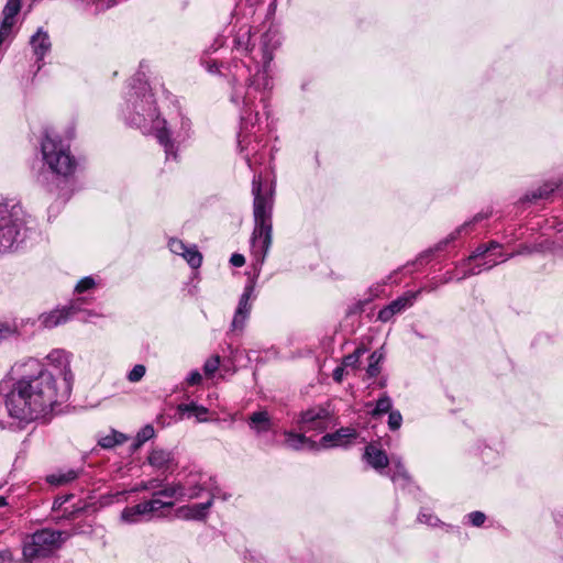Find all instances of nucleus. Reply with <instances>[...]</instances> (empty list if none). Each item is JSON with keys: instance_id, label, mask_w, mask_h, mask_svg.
<instances>
[{"instance_id": "f257e3e1", "label": "nucleus", "mask_w": 563, "mask_h": 563, "mask_svg": "<svg viewBox=\"0 0 563 563\" xmlns=\"http://www.w3.org/2000/svg\"><path fill=\"white\" fill-rule=\"evenodd\" d=\"M12 383L0 382L10 417L31 422L46 417L56 405L68 400L69 378L58 382L38 360L30 357L12 367Z\"/></svg>"}, {"instance_id": "f03ea898", "label": "nucleus", "mask_w": 563, "mask_h": 563, "mask_svg": "<svg viewBox=\"0 0 563 563\" xmlns=\"http://www.w3.org/2000/svg\"><path fill=\"white\" fill-rule=\"evenodd\" d=\"M41 154L46 169L37 175V184L48 192L57 194L63 199L68 198V187L78 167L70 145L58 134L45 131L41 142Z\"/></svg>"}, {"instance_id": "7ed1b4c3", "label": "nucleus", "mask_w": 563, "mask_h": 563, "mask_svg": "<svg viewBox=\"0 0 563 563\" xmlns=\"http://www.w3.org/2000/svg\"><path fill=\"white\" fill-rule=\"evenodd\" d=\"M143 67L144 64L141 63L140 70L131 78L120 113L128 125L139 129L143 134H150L159 119V113L145 73L142 71Z\"/></svg>"}, {"instance_id": "20e7f679", "label": "nucleus", "mask_w": 563, "mask_h": 563, "mask_svg": "<svg viewBox=\"0 0 563 563\" xmlns=\"http://www.w3.org/2000/svg\"><path fill=\"white\" fill-rule=\"evenodd\" d=\"M254 229L251 236V250L254 265L258 268L264 264L273 242V205L274 190H263L261 176L252 180Z\"/></svg>"}, {"instance_id": "39448f33", "label": "nucleus", "mask_w": 563, "mask_h": 563, "mask_svg": "<svg viewBox=\"0 0 563 563\" xmlns=\"http://www.w3.org/2000/svg\"><path fill=\"white\" fill-rule=\"evenodd\" d=\"M280 45L279 36L276 31L268 30L261 36L262 68H258L249 80L247 85L234 86L231 95V102L246 106L251 104V95L258 93L261 101L265 102L273 89V78L271 76V63L274 58V51Z\"/></svg>"}, {"instance_id": "423d86ee", "label": "nucleus", "mask_w": 563, "mask_h": 563, "mask_svg": "<svg viewBox=\"0 0 563 563\" xmlns=\"http://www.w3.org/2000/svg\"><path fill=\"white\" fill-rule=\"evenodd\" d=\"M25 238L26 220L21 203L0 198V254L15 251Z\"/></svg>"}, {"instance_id": "0eeeda50", "label": "nucleus", "mask_w": 563, "mask_h": 563, "mask_svg": "<svg viewBox=\"0 0 563 563\" xmlns=\"http://www.w3.org/2000/svg\"><path fill=\"white\" fill-rule=\"evenodd\" d=\"M151 134L155 135L163 147L166 161L177 163L180 147L191 137V120L181 112L169 121L159 117Z\"/></svg>"}, {"instance_id": "6e6552de", "label": "nucleus", "mask_w": 563, "mask_h": 563, "mask_svg": "<svg viewBox=\"0 0 563 563\" xmlns=\"http://www.w3.org/2000/svg\"><path fill=\"white\" fill-rule=\"evenodd\" d=\"M272 90L269 91V96L266 99L265 102L261 101L258 93H252L251 95V104L244 106L241 101L240 103L233 102L238 108L241 109L240 112V132L238 135V145L241 153L244 154V159L249 167H252V158L251 153H256L258 148V144L252 145V135L251 130L255 126L256 122L258 121V110H257V103H261L263 106V109L266 110L268 107V100L271 98ZM265 114H268V111H265Z\"/></svg>"}, {"instance_id": "1a4fd4ad", "label": "nucleus", "mask_w": 563, "mask_h": 563, "mask_svg": "<svg viewBox=\"0 0 563 563\" xmlns=\"http://www.w3.org/2000/svg\"><path fill=\"white\" fill-rule=\"evenodd\" d=\"M62 531L53 529H41L27 536L23 543V555L27 561L49 556L60 548L65 538Z\"/></svg>"}, {"instance_id": "9d476101", "label": "nucleus", "mask_w": 563, "mask_h": 563, "mask_svg": "<svg viewBox=\"0 0 563 563\" xmlns=\"http://www.w3.org/2000/svg\"><path fill=\"white\" fill-rule=\"evenodd\" d=\"M334 408L330 401L313 405L306 410H302L295 424L301 432H324L333 422Z\"/></svg>"}, {"instance_id": "9b49d317", "label": "nucleus", "mask_w": 563, "mask_h": 563, "mask_svg": "<svg viewBox=\"0 0 563 563\" xmlns=\"http://www.w3.org/2000/svg\"><path fill=\"white\" fill-rule=\"evenodd\" d=\"M492 216V211L487 212H478L471 220L465 221L463 224L457 227L453 232H451L446 238L439 241L434 246L421 252L416 261L412 262V265L421 263L423 260L430 258L434 253L443 251L451 242L455 241L463 234H468L472 232L477 223L481 221L488 219Z\"/></svg>"}, {"instance_id": "f8f14e48", "label": "nucleus", "mask_w": 563, "mask_h": 563, "mask_svg": "<svg viewBox=\"0 0 563 563\" xmlns=\"http://www.w3.org/2000/svg\"><path fill=\"white\" fill-rule=\"evenodd\" d=\"M183 484L181 497L183 500L196 499L202 495L203 492L209 494V497L217 496L218 488L213 486L212 478L202 474H190Z\"/></svg>"}, {"instance_id": "ddd939ff", "label": "nucleus", "mask_w": 563, "mask_h": 563, "mask_svg": "<svg viewBox=\"0 0 563 563\" xmlns=\"http://www.w3.org/2000/svg\"><path fill=\"white\" fill-rule=\"evenodd\" d=\"M254 282H250L249 284L245 285L231 322V331L242 332L244 330L246 321L249 320L251 314V299L254 296Z\"/></svg>"}, {"instance_id": "4468645a", "label": "nucleus", "mask_w": 563, "mask_h": 563, "mask_svg": "<svg viewBox=\"0 0 563 563\" xmlns=\"http://www.w3.org/2000/svg\"><path fill=\"white\" fill-rule=\"evenodd\" d=\"M424 289L426 288H421L416 291L409 290L404 292L401 296L382 308L378 311L377 319L382 322L390 321L394 316L399 314L406 309L410 308Z\"/></svg>"}, {"instance_id": "2eb2a0df", "label": "nucleus", "mask_w": 563, "mask_h": 563, "mask_svg": "<svg viewBox=\"0 0 563 563\" xmlns=\"http://www.w3.org/2000/svg\"><path fill=\"white\" fill-rule=\"evenodd\" d=\"M74 313L75 309L73 306L57 307L51 311L41 313L32 324H37L38 329H53L66 323Z\"/></svg>"}, {"instance_id": "dca6fc26", "label": "nucleus", "mask_w": 563, "mask_h": 563, "mask_svg": "<svg viewBox=\"0 0 563 563\" xmlns=\"http://www.w3.org/2000/svg\"><path fill=\"white\" fill-rule=\"evenodd\" d=\"M168 247L172 253L181 256L191 268L196 269L201 266L202 254L196 245L188 246L181 240L172 238L168 241Z\"/></svg>"}, {"instance_id": "f3484780", "label": "nucleus", "mask_w": 563, "mask_h": 563, "mask_svg": "<svg viewBox=\"0 0 563 563\" xmlns=\"http://www.w3.org/2000/svg\"><path fill=\"white\" fill-rule=\"evenodd\" d=\"M46 358L51 365L59 371L60 378H58V382L69 378V394H71L74 374L70 369V354L65 350L56 349L48 353Z\"/></svg>"}, {"instance_id": "a211bd4d", "label": "nucleus", "mask_w": 563, "mask_h": 563, "mask_svg": "<svg viewBox=\"0 0 563 563\" xmlns=\"http://www.w3.org/2000/svg\"><path fill=\"white\" fill-rule=\"evenodd\" d=\"M22 0H8L2 10V20L0 21V46L12 34L15 23V16L21 10Z\"/></svg>"}, {"instance_id": "6ab92c4d", "label": "nucleus", "mask_w": 563, "mask_h": 563, "mask_svg": "<svg viewBox=\"0 0 563 563\" xmlns=\"http://www.w3.org/2000/svg\"><path fill=\"white\" fill-rule=\"evenodd\" d=\"M357 432L354 428L343 427L332 433H325L320 439V445L324 449L345 446L352 440L356 439Z\"/></svg>"}, {"instance_id": "aec40b11", "label": "nucleus", "mask_w": 563, "mask_h": 563, "mask_svg": "<svg viewBox=\"0 0 563 563\" xmlns=\"http://www.w3.org/2000/svg\"><path fill=\"white\" fill-rule=\"evenodd\" d=\"M363 459L369 466H372L379 474H385V468L389 464V459L386 452L373 444H368L365 446Z\"/></svg>"}, {"instance_id": "412c9836", "label": "nucleus", "mask_w": 563, "mask_h": 563, "mask_svg": "<svg viewBox=\"0 0 563 563\" xmlns=\"http://www.w3.org/2000/svg\"><path fill=\"white\" fill-rule=\"evenodd\" d=\"M246 423L256 437H261L273 429V421L266 410L252 412L247 417Z\"/></svg>"}, {"instance_id": "4be33fe9", "label": "nucleus", "mask_w": 563, "mask_h": 563, "mask_svg": "<svg viewBox=\"0 0 563 563\" xmlns=\"http://www.w3.org/2000/svg\"><path fill=\"white\" fill-rule=\"evenodd\" d=\"M563 189V183L562 181H549L540 186L539 188L531 190L530 192L526 194L521 199L520 202H537L538 200H548L550 199L555 191H559Z\"/></svg>"}, {"instance_id": "5701e85b", "label": "nucleus", "mask_w": 563, "mask_h": 563, "mask_svg": "<svg viewBox=\"0 0 563 563\" xmlns=\"http://www.w3.org/2000/svg\"><path fill=\"white\" fill-rule=\"evenodd\" d=\"M30 45L36 57V62L43 60L44 56L51 51L52 43L49 35L43 27H38L36 33L31 36Z\"/></svg>"}, {"instance_id": "b1692460", "label": "nucleus", "mask_w": 563, "mask_h": 563, "mask_svg": "<svg viewBox=\"0 0 563 563\" xmlns=\"http://www.w3.org/2000/svg\"><path fill=\"white\" fill-rule=\"evenodd\" d=\"M147 462L152 467L166 472L174 466L175 456L172 451L154 449L151 451Z\"/></svg>"}, {"instance_id": "393cba45", "label": "nucleus", "mask_w": 563, "mask_h": 563, "mask_svg": "<svg viewBox=\"0 0 563 563\" xmlns=\"http://www.w3.org/2000/svg\"><path fill=\"white\" fill-rule=\"evenodd\" d=\"M212 504L213 498L209 497L207 501L184 507L180 509V511L186 519L203 520L207 517Z\"/></svg>"}, {"instance_id": "a878e982", "label": "nucleus", "mask_w": 563, "mask_h": 563, "mask_svg": "<svg viewBox=\"0 0 563 563\" xmlns=\"http://www.w3.org/2000/svg\"><path fill=\"white\" fill-rule=\"evenodd\" d=\"M142 517L151 518L143 501L131 507H125L120 515L121 521L129 525L140 522Z\"/></svg>"}, {"instance_id": "bb28decb", "label": "nucleus", "mask_w": 563, "mask_h": 563, "mask_svg": "<svg viewBox=\"0 0 563 563\" xmlns=\"http://www.w3.org/2000/svg\"><path fill=\"white\" fill-rule=\"evenodd\" d=\"M181 492H183V484L179 482V483L167 484L165 486L162 485V487L158 488L157 490H155L154 493H155V496H157L164 500H173L175 503V500H183Z\"/></svg>"}, {"instance_id": "cd10ccee", "label": "nucleus", "mask_w": 563, "mask_h": 563, "mask_svg": "<svg viewBox=\"0 0 563 563\" xmlns=\"http://www.w3.org/2000/svg\"><path fill=\"white\" fill-rule=\"evenodd\" d=\"M128 441V435L124 433L112 429L109 434L100 435L98 438V445L102 449H113L117 445H121Z\"/></svg>"}, {"instance_id": "c85d7f7f", "label": "nucleus", "mask_w": 563, "mask_h": 563, "mask_svg": "<svg viewBox=\"0 0 563 563\" xmlns=\"http://www.w3.org/2000/svg\"><path fill=\"white\" fill-rule=\"evenodd\" d=\"M393 410V400L386 394H382L379 398L376 400L374 408L369 411V415L374 419H378L385 413H388Z\"/></svg>"}, {"instance_id": "c756f323", "label": "nucleus", "mask_w": 563, "mask_h": 563, "mask_svg": "<svg viewBox=\"0 0 563 563\" xmlns=\"http://www.w3.org/2000/svg\"><path fill=\"white\" fill-rule=\"evenodd\" d=\"M307 432L285 431V444L292 450H301L310 440L305 435Z\"/></svg>"}, {"instance_id": "7c9ffc66", "label": "nucleus", "mask_w": 563, "mask_h": 563, "mask_svg": "<svg viewBox=\"0 0 563 563\" xmlns=\"http://www.w3.org/2000/svg\"><path fill=\"white\" fill-rule=\"evenodd\" d=\"M180 413H188L189 416H195L198 422L207 421L208 409L203 406H199L195 402L190 404H180L177 408Z\"/></svg>"}, {"instance_id": "2f4dec72", "label": "nucleus", "mask_w": 563, "mask_h": 563, "mask_svg": "<svg viewBox=\"0 0 563 563\" xmlns=\"http://www.w3.org/2000/svg\"><path fill=\"white\" fill-rule=\"evenodd\" d=\"M384 352L375 350L368 357V365L366 367V375L368 378H374L380 373V364L384 361Z\"/></svg>"}, {"instance_id": "473e14b6", "label": "nucleus", "mask_w": 563, "mask_h": 563, "mask_svg": "<svg viewBox=\"0 0 563 563\" xmlns=\"http://www.w3.org/2000/svg\"><path fill=\"white\" fill-rule=\"evenodd\" d=\"M393 468L390 474V479L394 483L401 481L404 484L409 483L410 475L407 472L405 465L402 464L399 457H391Z\"/></svg>"}, {"instance_id": "72a5a7b5", "label": "nucleus", "mask_w": 563, "mask_h": 563, "mask_svg": "<svg viewBox=\"0 0 563 563\" xmlns=\"http://www.w3.org/2000/svg\"><path fill=\"white\" fill-rule=\"evenodd\" d=\"M146 506V509L151 517H153L155 514H157L163 508H173L174 501L173 500H164L157 496H155V493L153 492L152 498L148 500L143 501Z\"/></svg>"}, {"instance_id": "f704fd0d", "label": "nucleus", "mask_w": 563, "mask_h": 563, "mask_svg": "<svg viewBox=\"0 0 563 563\" xmlns=\"http://www.w3.org/2000/svg\"><path fill=\"white\" fill-rule=\"evenodd\" d=\"M251 41H252V34H251V26L244 25L240 27L238 31L234 43L235 47L241 51H251Z\"/></svg>"}, {"instance_id": "c9c22d12", "label": "nucleus", "mask_w": 563, "mask_h": 563, "mask_svg": "<svg viewBox=\"0 0 563 563\" xmlns=\"http://www.w3.org/2000/svg\"><path fill=\"white\" fill-rule=\"evenodd\" d=\"M79 474V471L67 470L65 472H58L47 476V482L52 485H64L78 478Z\"/></svg>"}, {"instance_id": "e433bc0d", "label": "nucleus", "mask_w": 563, "mask_h": 563, "mask_svg": "<svg viewBox=\"0 0 563 563\" xmlns=\"http://www.w3.org/2000/svg\"><path fill=\"white\" fill-rule=\"evenodd\" d=\"M19 335V324L15 320H0V343Z\"/></svg>"}, {"instance_id": "4c0bfd02", "label": "nucleus", "mask_w": 563, "mask_h": 563, "mask_svg": "<svg viewBox=\"0 0 563 563\" xmlns=\"http://www.w3.org/2000/svg\"><path fill=\"white\" fill-rule=\"evenodd\" d=\"M155 434V430L151 424H146L136 434L135 440L133 441L131 449L132 451L139 450L146 441L152 439Z\"/></svg>"}, {"instance_id": "58836bf2", "label": "nucleus", "mask_w": 563, "mask_h": 563, "mask_svg": "<svg viewBox=\"0 0 563 563\" xmlns=\"http://www.w3.org/2000/svg\"><path fill=\"white\" fill-rule=\"evenodd\" d=\"M163 485V481L158 478H152L148 481H142L141 483L136 484L132 489L131 493H140V492H148V490H157Z\"/></svg>"}, {"instance_id": "ea45409f", "label": "nucleus", "mask_w": 563, "mask_h": 563, "mask_svg": "<svg viewBox=\"0 0 563 563\" xmlns=\"http://www.w3.org/2000/svg\"><path fill=\"white\" fill-rule=\"evenodd\" d=\"M117 4V0H91L90 11L93 15H98L106 10L113 8Z\"/></svg>"}, {"instance_id": "a19ab883", "label": "nucleus", "mask_w": 563, "mask_h": 563, "mask_svg": "<svg viewBox=\"0 0 563 563\" xmlns=\"http://www.w3.org/2000/svg\"><path fill=\"white\" fill-rule=\"evenodd\" d=\"M489 253V247L486 244L478 245L471 255L461 262L462 266L472 265L476 260L485 257Z\"/></svg>"}, {"instance_id": "79ce46f5", "label": "nucleus", "mask_w": 563, "mask_h": 563, "mask_svg": "<svg viewBox=\"0 0 563 563\" xmlns=\"http://www.w3.org/2000/svg\"><path fill=\"white\" fill-rule=\"evenodd\" d=\"M97 285L98 282L93 276L82 277L75 286V292L82 294L85 291L93 289Z\"/></svg>"}, {"instance_id": "37998d69", "label": "nucleus", "mask_w": 563, "mask_h": 563, "mask_svg": "<svg viewBox=\"0 0 563 563\" xmlns=\"http://www.w3.org/2000/svg\"><path fill=\"white\" fill-rule=\"evenodd\" d=\"M418 521L430 527H438L441 520L428 509H421L418 515Z\"/></svg>"}, {"instance_id": "c03bdc74", "label": "nucleus", "mask_w": 563, "mask_h": 563, "mask_svg": "<svg viewBox=\"0 0 563 563\" xmlns=\"http://www.w3.org/2000/svg\"><path fill=\"white\" fill-rule=\"evenodd\" d=\"M366 352L364 346L357 347L353 353L343 358V367H356L361 356Z\"/></svg>"}, {"instance_id": "a18cd8bd", "label": "nucleus", "mask_w": 563, "mask_h": 563, "mask_svg": "<svg viewBox=\"0 0 563 563\" xmlns=\"http://www.w3.org/2000/svg\"><path fill=\"white\" fill-rule=\"evenodd\" d=\"M388 428L390 431H397L402 424V415L399 410H391L388 412Z\"/></svg>"}, {"instance_id": "49530a36", "label": "nucleus", "mask_w": 563, "mask_h": 563, "mask_svg": "<svg viewBox=\"0 0 563 563\" xmlns=\"http://www.w3.org/2000/svg\"><path fill=\"white\" fill-rule=\"evenodd\" d=\"M145 373H146V367L143 364H136L128 373L126 378L131 383H137L144 377Z\"/></svg>"}, {"instance_id": "de8ad7c7", "label": "nucleus", "mask_w": 563, "mask_h": 563, "mask_svg": "<svg viewBox=\"0 0 563 563\" xmlns=\"http://www.w3.org/2000/svg\"><path fill=\"white\" fill-rule=\"evenodd\" d=\"M219 365H220V356L219 355H213V356L209 357L203 364L205 374L207 376L213 375L218 371Z\"/></svg>"}, {"instance_id": "09e8293b", "label": "nucleus", "mask_w": 563, "mask_h": 563, "mask_svg": "<svg viewBox=\"0 0 563 563\" xmlns=\"http://www.w3.org/2000/svg\"><path fill=\"white\" fill-rule=\"evenodd\" d=\"M467 522L473 527H482L486 520V515L482 511H472L467 516Z\"/></svg>"}, {"instance_id": "8fccbe9b", "label": "nucleus", "mask_w": 563, "mask_h": 563, "mask_svg": "<svg viewBox=\"0 0 563 563\" xmlns=\"http://www.w3.org/2000/svg\"><path fill=\"white\" fill-rule=\"evenodd\" d=\"M460 267H463V266L460 264ZM464 267H465V269H463L462 275L457 278V282H461L465 278L477 275L482 272L479 264H474L473 266L466 265Z\"/></svg>"}, {"instance_id": "3c124183", "label": "nucleus", "mask_w": 563, "mask_h": 563, "mask_svg": "<svg viewBox=\"0 0 563 563\" xmlns=\"http://www.w3.org/2000/svg\"><path fill=\"white\" fill-rule=\"evenodd\" d=\"M533 252H534L533 247H531L529 245H520V247L516 252L505 255V257L503 258L501 262H505L516 255L531 254Z\"/></svg>"}, {"instance_id": "603ef678", "label": "nucleus", "mask_w": 563, "mask_h": 563, "mask_svg": "<svg viewBox=\"0 0 563 563\" xmlns=\"http://www.w3.org/2000/svg\"><path fill=\"white\" fill-rule=\"evenodd\" d=\"M202 380V376L201 374L199 373V371L195 369V371H191L188 376L186 377V383L189 385V386H196V385H199Z\"/></svg>"}, {"instance_id": "864d4df0", "label": "nucleus", "mask_w": 563, "mask_h": 563, "mask_svg": "<svg viewBox=\"0 0 563 563\" xmlns=\"http://www.w3.org/2000/svg\"><path fill=\"white\" fill-rule=\"evenodd\" d=\"M70 3L78 8V9H81L82 11L87 12L90 11V4H91V0H69Z\"/></svg>"}, {"instance_id": "5fc2aeb1", "label": "nucleus", "mask_w": 563, "mask_h": 563, "mask_svg": "<svg viewBox=\"0 0 563 563\" xmlns=\"http://www.w3.org/2000/svg\"><path fill=\"white\" fill-rule=\"evenodd\" d=\"M230 263L234 267H242L245 264V258L242 254L234 253L230 257Z\"/></svg>"}, {"instance_id": "6e6d98bb", "label": "nucleus", "mask_w": 563, "mask_h": 563, "mask_svg": "<svg viewBox=\"0 0 563 563\" xmlns=\"http://www.w3.org/2000/svg\"><path fill=\"white\" fill-rule=\"evenodd\" d=\"M201 64L206 67V69L211 73V74H216L218 73L219 70V67H218V64L216 60H206V59H201Z\"/></svg>"}, {"instance_id": "4d7b16f0", "label": "nucleus", "mask_w": 563, "mask_h": 563, "mask_svg": "<svg viewBox=\"0 0 563 563\" xmlns=\"http://www.w3.org/2000/svg\"><path fill=\"white\" fill-rule=\"evenodd\" d=\"M0 563H14L11 551H9V550L0 551Z\"/></svg>"}, {"instance_id": "13d9d810", "label": "nucleus", "mask_w": 563, "mask_h": 563, "mask_svg": "<svg viewBox=\"0 0 563 563\" xmlns=\"http://www.w3.org/2000/svg\"><path fill=\"white\" fill-rule=\"evenodd\" d=\"M478 264L481 265L482 271H488L498 265L499 262L493 260H485L483 263Z\"/></svg>"}, {"instance_id": "bf43d9fd", "label": "nucleus", "mask_w": 563, "mask_h": 563, "mask_svg": "<svg viewBox=\"0 0 563 563\" xmlns=\"http://www.w3.org/2000/svg\"><path fill=\"white\" fill-rule=\"evenodd\" d=\"M70 496L66 495V496H62V497H57L54 503H53V509H57V508H60L65 503L68 501Z\"/></svg>"}, {"instance_id": "052dcab7", "label": "nucleus", "mask_w": 563, "mask_h": 563, "mask_svg": "<svg viewBox=\"0 0 563 563\" xmlns=\"http://www.w3.org/2000/svg\"><path fill=\"white\" fill-rule=\"evenodd\" d=\"M343 374H344V367L343 366H338L333 371V379L335 382L340 383L343 379Z\"/></svg>"}, {"instance_id": "680f3d73", "label": "nucleus", "mask_w": 563, "mask_h": 563, "mask_svg": "<svg viewBox=\"0 0 563 563\" xmlns=\"http://www.w3.org/2000/svg\"><path fill=\"white\" fill-rule=\"evenodd\" d=\"M486 246L489 247V252H492L496 249H500L501 244L496 241H490L489 243L486 244Z\"/></svg>"}, {"instance_id": "e2e57ef3", "label": "nucleus", "mask_w": 563, "mask_h": 563, "mask_svg": "<svg viewBox=\"0 0 563 563\" xmlns=\"http://www.w3.org/2000/svg\"><path fill=\"white\" fill-rule=\"evenodd\" d=\"M7 504H8L7 498L3 496H0V507H4V506H7Z\"/></svg>"}, {"instance_id": "0e129e2a", "label": "nucleus", "mask_w": 563, "mask_h": 563, "mask_svg": "<svg viewBox=\"0 0 563 563\" xmlns=\"http://www.w3.org/2000/svg\"><path fill=\"white\" fill-rule=\"evenodd\" d=\"M246 2L250 4V5H254L256 3V0H246Z\"/></svg>"}, {"instance_id": "69168bd1", "label": "nucleus", "mask_w": 563, "mask_h": 563, "mask_svg": "<svg viewBox=\"0 0 563 563\" xmlns=\"http://www.w3.org/2000/svg\"><path fill=\"white\" fill-rule=\"evenodd\" d=\"M435 289H437V285H431V287L429 288L430 291L435 290Z\"/></svg>"}, {"instance_id": "338daca9", "label": "nucleus", "mask_w": 563, "mask_h": 563, "mask_svg": "<svg viewBox=\"0 0 563 563\" xmlns=\"http://www.w3.org/2000/svg\"><path fill=\"white\" fill-rule=\"evenodd\" d=\"M385 385H386V382H385V380H382V382L379 383V386H380V387H385Z\"/></svg>"}]
</instances>
